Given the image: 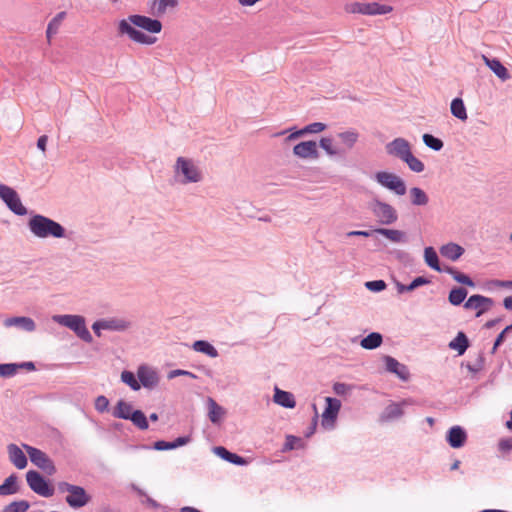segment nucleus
<instances>
[{
  "instance_id": "obj_1",
  "label": "nucleus",
  "mask_w": 512,
  "mask_h": 512,
  "mask_svg": "<svg viewBox=\"0 0 512 512\" xmlns=\"http://www.w3.org/2000/svg\"><path fill=\"white\" fill-rule=\"evenodd\" d=\"M136 27L151 34H158L162 31L163 25L156 18L132 14L118 22L117 35L119 37L127 36L130 40L142 45H152L157 41L156 37L147 35Z\"/></svg>"
},
{
  "instance_id": "obj_2",
  "label": "nucleus",
  "mask_w": 512,
  "mask_h": 512,
  "mask_svg": "<svg viewBox=\"0 0 512 512\" xmlns=\"http://www.w3.org/2000/svg\"><path fill=\"white\" fill-rule=\"evenodd\" d=\"M30 232L41 239L66 238V228L59 222L42 214L31 213L27 223Z\"/></svg>"
},
{
  "instance_id": "obj_3",
  "label": "nucleus",
  "mask_w": 512,
  "mask_h": 512,
  "mask_svg": "<svg viewBox=\"0 0 512 512\" xmlns=\"http://www.w3.org/2000/svg\"><path fill=\"white\" fill-rule=\"evenodd\" d=\"M52 320L72 330L82 341L92 343L93 337L86 326L84 316L75 314L54 315Z\"/></svg>"
},
{
  "instance_id": "obj_4",
  "label": "nucleus",
  "mask_w": 512,
  "mask_h": 512,
  "mask_svg": "<svg viewBox=\"0 0 512 512\" xmlns=\"http://www.w3.org/2000/svg\"><path fill=\"white\" fill-rule=\"evenodd\" d=\"M26 482L34 493L44 498L52 497L55 493L52 480L45 477L37 470H29L26 473Z\"/></svg>"
},
{
  "instance_id": "obj_5",
  "label": "nucleus",
  "mask_w": 512,
  "mask_h": 512,
  "mask_svg": "<svg viewBox=\"0 0 512 512\" xmlns=\"http://www.w3.org/2000/svg\"><path fill=\"white\" fill-rule=\"evenodd\" d=\"M369 208L381 225H391L398 220L396 209L389 203L378 198H374L370 202Z\"/></svg>"
},
{
  "instance_id": "obj_6",
  "label": "nucleus",
  "mask_w": 512,
  "mask_h": 512,
  "mask_svg": "<svg viewBox=\"0 0 512 512\" xmlns=\"http://www.w3.org/2000/svg\"><path fill=\"white\" fill-rule=\"evenodd\" d=\"M23 448L28 454L32 464L37 466L48 476H53L57 472L53 460L45 452L28 444H23Z\"/></svg>"
},
{
  "instance_id": "obj_7",
  "label": "nucleus",
  "mask_w": 512,
  "mask_h": 512,
  "mask_svg": "<svg viewBox=\"0 0 512 512\" xmlns=\"http://www.w3.org/2000/svg\"><path fill=\"white\" fill-rule=\"evenodd\" d=\"M176 174H182L183 179L180 181L182 184L197 183L202 180V174L197 166L191 159L185 157H178L174 166Z\"/></svg>"
},
{
  "instance_id": "obj_8",
  "label": "nucleus",
  "mask_w": 512,
  "mask_h": 512,
  "mask_svg": "<svg viewBox=\"0 0 512 512\" xmlns=\"http://www.w3.org/2000/svg\"><path fill=\"white\" fill-rule=\"evenodd\" d=\"M346 11L352 14L362 15H385L393 10V7L386 4H380L378 2L361 3L353 2L346 5Z\"/></svg>"
},
{
  "instance_id": "obj_9",
  "label": "nucleus",
  "mask_w": 512,
  "mask_h": 512,
  "mask_svg": "<svg viewBox=\"0 0 512 512\" xmlns=\"http://www.w3.org/2000/svg\"><path fill=\"white\" fill-rule=\"evenodd\" d=\"M374 179L384 188L394 192L398 196H403L407 192L404 180L391 172L379 171L374 175Z\"/></svg>"
},
{
  "instance_id": "obj_10",
  "label": "nucleus",
  "mask_w": 512,
  "mask_h": 512,
  "mask_svg": "<svg viewBox=\"0 0 512 512\" xmlns=\"http://www.w3.org/2000/svg\"><path fill=\"white\" fill-rule=\"evenodd\" d=\"M0 199L14 214L24 216L28 213L16 190L5 184H0Z\"/></svg>"
},
{
  "instance_id": "obj_11",
  "label": "nucleus",
  "mask_w": 512,
  "mask_h": 512,
  "mask_svg": "<svg viewBox=\"0 0 512 512\" xmlns=\"http://www.w3.org/2000/svg\"><path fill=\"white\" fill-rule=\"evenodd\" d=\"M325 409L322 413V426L326 429L333 428L341 409V401L334 397L325 398Z\"/></svg>"
},
{
  "instance_id": "obj_12",
  "label": "nucleus",
  "mask_w": 512,
  "mask_h": 512,
  "mask_svg": "<svg viewBox=\"0 0 512 512\" xmlns=\"http://www.w3.org/2000/svg\"><path fill=\"white\" fill-rule=\"evenodd\" d=\"M494 305L492 298L483 296L481 294L471 295L464 303L463 307L466 310H476V317H480L491 309Z\"/></svg>"
},
{
  "instance_id": "obj_13",
  "label": "nucleus",
  "mask_w": 512,
  "mask_h": 512,
  "mask_svg": "<svg viewBox=\"0 0 512 512\" xmlns=\"http://www.w3.org/2000/svg\"><path fill=\"white\" fill-rule=\"evenodd\" d=\"M92 500L91 495L84 487L75 485L69 494L65 497V502L72 509H80L86 506Z\"/></svg>"
},
{
  "instance_id": "obj_14",
  "label": "nucleus",
  "mask_w": 512,
  "mask_h": 512,
  "mask_svg": "<svg viewBox=\"0 0 512 512\" xmlns=\"http://www.w3.org/2000/svg\"><path fill=\"white\" fill-rule=\"evenodd\" d=\"M137 378L141 387H144L145 389H153L159 383V376L157 372L146 364L138 366Z\"/></svg>"
},
{
  "instance_id": "obj_15",
  "label": "nucleus",
  "mask_w": 512,
  "mask_h": 512,
  "mask_svg": "<svg viewBox=\"0 0 512 512\" xmlns=\"http://www.w3.org/2000/svg\"><path fill=\"white\" fill-rule=\"evenodd\" d=\"M389 155L398 157L402 161L411 153V145L408 140L402 137L395 138L385 146Z\"/></svg>"
},
{
  "instance_id": "obj_16",
  "label": "nucleus",
  "mask_w": 512,
  "mask_h": 512,
  "mask_svg": "<svg viewBox=\"0 0 512 512\" xmlns=\"http://www.w3.org/2000/svg\"><path fill=\"white\" fill-rule=\"evenodd\" d=\"M382 359L387 372L396 375L402 381H408L410 379V372L405 364L400 363L390 355H384Z\"/></svg>"
},
{
  "instance_id": "obj_17",
  "label": "nucleus",
  "mask_w": 512,
  "mask_h": 512,
  "mask_svg": "<svg viewBox=\"0 0 512 512\" xmlns=\"http://www.w3.org/2000/svg\"><path fill=\"white\" fill-rule=\"evenodd\" d=\"M467 432L459 425H454L446 432L445 439L449 446L453 449L462 448L467 442Z\"/></svg>"
},
{
  "instance_id": "obj_18",
  "label": "nucleus",
  "mask_w": 512,
  "mask_h": 512,
  "mask_svg": "<svg viewBox=\"0 0 512 512\" xmlns=\"http://www.w3.org/2000/svg\"><path fill=\"white\" fill-rule=\"evenodd\" d=\"M293 154L302 159H316L319 157L317 144L313 140L301 141L293 147Z\"/></svg>"
},
{
  "instance_id": "obj_19",
  "label": "nucleus",
  "mask_w": 512,
  "mask_h": 512,
  "mask_svg": "<svg viewBox=\"0 0 512 512\" xmlns=\"http://www.w3.org/2000/svg\"><path fill=\"white\" fill-rule=\"evenodd\" d=\"M213 452L222 460L236 466H245L249 463L248 459L234 452L229 451L224 446H215Z\"/></svg>"
},
{
  "instance_id": "obj_20",
  "label": "nucleus",
  "mask_w": 512,
  "mask_h": 512,
  "mask_svg": "<svg viewBox=\"0 0 512 512\" xmlns=\"http://www.w3.org/2000/svg\"><path fill=\"white\" fill-rule=\"evenodd\" d=\"M485 65L501 80L507 81L511 78L508 69L498 58H490L486 55H482Z\"/></svg>"
},
{
  "instance_id": "obj_21",
  "label": "nucleus",
  "mask_w": 512,
  "mask_h": 512,
  "mask_svg": "<svg viewBox=\"0 0 512 512\" xmlns=\"http://www.w3.org/2000/svg\"><path fill=\"white\" fill-rule=\"evenodd\" d=\"M7 452L9 455V460L17 469L22 470L27 467V456L18 445L14 443L9 444L7 446Z\"/></svg>"
},
{
  "instance_id": "obj_22",
  "label": "nucleus",
  "mask_w": 512,
  "mask_h": 512,
  "mask_svg": "<svg viewBox=\"0 0 512 512\" xmlns=\"http://www.w3.org/2000/svg\"><path fill=\"white\" fill-rule=\"evenodd\" d=\"M4 326L5 327H18L26 332H33L36 330V323L35 321L27 316H15L6 318L4 320Z\"/></svg>"
},
{
  "instance_id": "obj_23",
  "label": "nucleus",
  "mask_w": 512,
  "mask_h": 512,
  "mask_svg": "<svg viewBox=\"0 0 512 512\" xmlns=\"http://www.w3.org/2000/svg\"><path fill=\"white\" fill-rule=\"evenodd\" d=\"M373 232L384 236L388 240L393 243H406L408 242V237L406 232L397 229H389L384 227H377L373 229Z\"/></svg>"
},
{
  "instance_id": "obj_24",
  "label": "nucleus",
  "mask_w": 512,
  "mask_h": 512,
  "mask_svg": "<svg viewBox=\"0 0 512 512\" xmlns=\"http://www.w3.org/2000/svg\"><path fill=\"white\" fill-rule=\"evenodd\" d=\"M273 401L284 408L293 409L296 406V400L291 392L282 390L278 387L274 389Z\"/></svg>"
},
{
  "instance_id": "obj_25",
  "label": "nucleus",
  "mask_w": 512,
  "mask_h": 512,
  "mask_svg": "<svg viewBox=\"0 0 512 512\" xmlns=\"http://www.w3.org/2000/svg\"><path fill=\"white\" fill-rule=\"evenodd\" d=\"M431 283V279L425 276H417L415 277L409 284H403L399 281H395L396 289L399 294L412 292L415 289L429 285Z\"/></svg>"
},
{
  "instance_id": "obj_26",
  "label": "nucleus",
  "mask_w": 512,
  "mask_h": 512,
  "mask_svg": "<svg viewBox=\"0 0 512 512\" xmlns=\"http://www.w3.org/2000/svg\"><path fill=\"white\" fill-rule=\"evenodd\" d=\"M464 253L465 249L454 242L447 243L440 247V254L451 261H457Z\"/></svg>"
},
{
  "instance_id": "obj_27",
  "label": "nucleus",
  "mask_w": 512,
  "mask_h": 512,
  "mask_svg": "<svg viewBox=\"0 0 512 512\" xmlns=\"http://www.w3.org/2000/svg\"><path fill=\"white\" fill-rule=\"evenodd\" d=\"M448 347L454 350L458 355H463L470 347V341L465 332L459 331L457 335L449 342Z\"/></svg>"
},
{
  "instance_id": "obj_28",
  "label": "nucleus",
  "mask_w": 512,
  "mask_h": 512,
  "mask_svg": "<svg viewBox=\"0 0 512 512\" xmlns=\"http://www.w3.org/2000/svg\"><path fill=\"white\" fill-rule=\"evenodd\" d=\"M135 410L136 409L133 408L131 403L123 399H120L113 408L112 415L113 417L118 419L130 420L131 414Z\"/></svg>"
},
{
  "instance_id": "obj_29",
  "label": "nucleus",
  "mask_w": 512,
  "mask_h": 512,
  "mask_svg": "<svg viewBox=\"0 0 512 512\" xmlns=\"http://www.w3.org/2000/svg\"><path fill=\"white\" fill-rule=\"evenodd\" d=\"M445 273L452 276V278L459 284L472 287L474 288L476 286L475 281L467 274L460 272L455 267L452 266H445L444 271Z\"/></svg>"
},
{
  "instance_id": "obj_30",
  "label": "nucleus",
  "mask_w": 512,
  "mask_h": 512,
  "mask_svg": "<svg viewBox=\"0 0 512 512\" xmlns=\"http://www.w3.org/2000/svg\"><path fill=\"white\" fill-rule=\"evenodd\" d=\"M178 3V0H152L150 4V12L154 16H161L168 8L177 7Z\"/></svg>"
},
{
  "instance_id": "obj_31",
  "label": "nucleus",
  "mask_w": 512,
  "mask_h": 512,
  "mask_svg": "<svg viewBox=\"0 0 512 512\" xmlns=\"http://www.w3.org/2000/svg\"><path fill=\"white\" fill-rule=\"evenodd\" d=\"M18 476L16 473L9 475L0 485V495L7 496L19 492Z\"/></svg>"
},
{
  "instance_id": "obj_32",
  "label": "nucleus",
  "mask_w": 512,
  "mask_h": 512,
  "mask_svg": "<svg viewBox=\"0 0 512 512\" xmlns=\"http://www.w3.org/2000/svg\"><path fill=\"white\" fill-rule=\"evenodd\" d=\"M424 261L428 267L431 269L442 273L444 271V267L440 265V260L436 250L432 246L425 247L424 249Z\"/></svg>"
},
{
  "instance_id": "obj_33",
  "label": "nucleus",
  "mask_w": 512,
  "mask_h": 512,
  "mask_svg": "<svg viewBox=\"0 0 512 512\" xmlns=\"http://www.w3.org/2000/svg\"><path fill=\"white\" fill-rule=\"evenodd\" d=\"M382 343L383 335L379 332H371L361 339L360 346L366 350H374L380 347Z\"/></svg>"
},
{
  "instance_id": "obj_34",
  "label": "nucleus",
  "mask_w": 512,
  "mask_h": 512,
  "mask_svg": "<svg viewBox=\"0 0 512 512\" xmlns=\"http://www.w3.org/2000/svg\"><path fill=\"white\" fill-rule=\"evenodd\" d=\"M468 295V291L463 286H454L451 288L448 294V301L453 306L464 305L465 299Z\"/></svg>"
},
{
  "instance_id": "obj_35",
  "label": "nucleus",
  "mask_w": 512,
  "mask_h": 512,
  "mask_svg": "<svg viewBox=\"0 0 512 512\" xmlns=\"http://www.w3.org/2000/svg\"><path fill=\"white\" fill-rule=\"evenodd\" d=\"M105 330L123 332L131 327V322L123 318L104 319Z\"/></svg>"
},
{
  "instance_id": "obj_36",
  "label": "nucleus",
  "mask_w": 512,
  "mask_h": 512,
  "mask_svg": "<svg viewBox=\"0 0 512 512\" xmlns=\"http://www.w3.org/2000/svg\"><path fill=\"white\" fill-rule=\"evenodd\" d=\"M193 350L199 353H203L211 358L218 357L219 353L217 349L206 340H196L192 344Z\"/></svg>"
},
{
  "instance_id": "obj_37",
  "label": "nucleus",
  "mask_w": 512,
  "mask_h": 512,
  "mask_svg": "<svg viewBox=\"0 0 512 512\" xmlns=\"http://www.w3.org/2000/svg\"><path fill=\"white\" fill-rule=\"evenodd\" d=\"M209 411L208 417L213 424L220 423L222 417L225 414V409L220 406L214 399L208 398Z\"/></svg>"
},
{
  "instance_id": "obj_38",
  "label": "nucleus",
  "mask_w": 512,
  "mask_h": 512,
  "mask_svg": "<svg viewBox=\"0 0 512 512\" xmlns=\"http://www.w3.org/2000/svg\"><path fill=\"white\" fill-rule=\"evenodd\" d=\"M451 114L461 121H466L468 118L466 106L464 101L460 97H456L452 100L450 105Z\"/></svg>"
},
{
  "instance_id": "obj_39",
  "label": "nucleus",
  "mask_w": 512,
  "mask_h": 512,
  "mask_svg": "<svg viewBox=\"0 0 512 512\" xmlns=\"http://www.w3.org/2000/svg\"><path fill=\"white\" fill-rule=\"evenodd\" d=\"M409 194L411 204L414 206H425L429 202L427 193L419 187L410 188Z\"/></svg>"
},
{
  "instance_id": "obj_40",
  "label": "nucleus",
  "mask_w": 512,
  "mask_h": 512,
  "mask_svg": "<svg viewBox=\"0 0 512 512\" xmlns=\"http://www.w3.org/2000/svg\"><path fill=\"white\" fill-rule=\"evenodd\" d=\"M66 17V12L61 11L55 15V17L52 18V20L48 23L47 29H46V36L48 40H50L54 35L57 34L58 29L61 25V22Z\"/></svg>"
},
{
  "instance_id": "obj_41",
  "label": "nucleus",
  "mask_w": 512,
  "mask_h": 512,
  "mask_svg": "<svg viewBox=\"0 0 512 512\" xmlns=\"http://www.w3.org/2000/svg\"><path fill=\"white\" fill-rule=\"evenodd\" d=\"M134 426H136L139 430L145 431L149 428V421L145 413L140 410L136 409L130 417V420Z\"/></svg>"
},
{
  "instance_id": "obj_42",
  "label": "nucleus",
  "mask_w": 512,
  "mask_h": 512,
  "mask_svg": "<svg viewBox=\"0 0 512 512\" xmlns=\"http://www.w3.org/2000/svg\"><path fill=\"white\" fill-rule=\"evenodd\" d=\"M422 140H423V143L430 149H432L433 151H440L443 149L444 147V142L442 141V139L434 136L433 134H430V133H424L422 135Z\"/></svg>"
},
{
  "instance_id": "obj_43",
  "label": "nucleus",
  "mask_w": 512,
  "mask_h": 512,
  "mask_svg": "<svg viewBox=\"0 0 512 512\" xmlns=\"http://www.w3.org/2000/svg\"><path fill=\"white\" fill-rule=\"evenodd\" d=\"M121 381L129 386L133 391H138L141 384L138 382L137 374L129 370H123L121 373Z\"/></svg>"
},
{
  "instance_id": "obj_44",
  "label": "nucleus",
  "mask_w": 512,
  "mask_h": 512,
  "mask_svg": "<svg viewBox=\"0 0 512 512\" xmlns=\"http://www.w3.org/2000/svg\"><path fill=\"white\" fill-rule=\"evenodd\" d=\"M305 444L302 438L294 435H287L285 443L281 449L282 452H288L295 449L304 448Z\"/></svg>"
},
{
  "instance_id": "obj_45",
  "label": "nucleus",
  "mask_w": 512,
  "mask_h": 512,
  "mask_svg": "<svg viewBox=\"0 0 512 512\" xmlns=\"http://www.w3.org/2000/svg\"><path fill=\"white\" fill-rule=\"evenodd\" d=\"M404 163H406L409 167V169L416 173H421L425 169L424 163L415 157L413 153H409V155L403 160Z\"/></svg>"
},
{
  "instance_id": "obj_46",
  "label": "nucleus",
  "mask_w": 512,
  "mask_h": 512,
  "mask_svg": "<svg viewBox=\"0 0 512 512\" xmlns=\"http://www.w3.org/2000/svg\"><path fill=\"white\" fill-rule=\"evenodd\" d=\"M403 414H404V410L400 404L391 403L385 408L383 417L390 420V419L399 418Z\"/></svg>"
},
{
  "instance_id": "obj_47",
  "label": "nucleus",
  "mask_w": 512,
  "mask_h": 512,
  "mask_svg": "<svg viewBox=\"0 0 512 512\" xmlns=\"http://www.w3.org/2000/svg\"><path fill=\"white\" fill-rule=\"evenodd\" d=\"M341 141L351 149L359 138V134L354 130L344 131L338 134Z\"/></svg>"
},
{
  "instance_id": "obj_48",
  "label": "nucleus",
  "mask_w": 512,
  "mask_h": 512,
  "mask_svg": "<svg viewBox=\"0 0 512 512\" xmlns=\"http://www.w3.org/2000/svg\"><path fill=\"white\" fill-rule=\"evenodd\" d=\"M29 508L30 503L27 500H18L5 506L3 512H27Z\"/></svg>"
},
{
  "instance_id": "obj_49",
  "label": "nucleus",
  "mask_w": 512,
  "mask_h": 512,
  "mask_svg": "<svg viewBox=\"0 0 512 512\" xmlns=\"http://www.w3.org/2000/svg\"><path fill=\"white\" fill-rule=\"evenodd\" d=\"M319 146L322 148L329 156H335L339 154V150L333 146V140L330 137H322L319 141Z\"/></svg>"
},
{
  "instance_id": "obj_50",
  "label": "nucleus",
  "mask_w": 512,
  "mask_h": 512,
  "mask_svg": "<svg viewBox=\"0 0 512 512\" xmlns=\"http://www.w3.org/2000/svg\"><path fill=\"white\" fill-rule=\"evenodd\" d=\"M18 372L17 363H2L0 364V377L10 378Z\"/></svg>"
},
{
  "instance_id": "obj_51",
  "label": "nucleus",
  "mask_w": 512,
  "mask_h": 512,
  "mask_svg": "<svg viewBox=\"0 0 512 512\" xmlns=\"http://www.w3.org/2000/svg\"><path fill=\"white\" fill-rule=\"evenodd\" d=\"M327 128V125L322 122H313L302 128L304 135L307 134H316L324 131Z\"/></svg>"
},
{
  "instance_id": "obj_52",
  "label": "nucleus",
  "mask_w": 512,
  "mask_h": 512,
  "mask_svg": "<svg viewBox=\"0 0 512 512\" xmlns=\"http://www.w3.org/2000/svg\"><path fill=\"white\" fill-rule=\"evenodd\" d=\"M390 254L393 255L400 263H402L404 265L411 264V262L413 260L411 255L408 252L401 250V249H394V250L390 251Z\"/></svg>"
},
{
  "instance_id": "obj_53",
  "label": "nucleus",
  "mask_w": 512,
  "mask_h": 512,
  "mask_svg": "<svg viewBox=\"0 0 512 512\" xmlns=\"http://www.w3.org/2000/svg\"><path fill=\"white\" fill-rule=\"evenodd\" d=\"M365 287L371 292L378 293V292H382L383 290H385L387 287V284L384 280L379 279V280L367 281L365 283Z\"/></svg>"
},
{
  "instance_id": "obj_54",
  "label": "nucleus",
  "mask_w": 512,
  "mask_h": 512,
  "mask_svg": "<svg viewBox=\"0 0 512 512\" xmlns=\"http://www.w3.org/2000/svg\"><path fill=\"white\" fill-rule=\"evenodd\" d=\"M287 132H290V134L285 138V142H289V141L295 140L297 138H300L302 136H305L304 133H303L302 128L301 129H297L296 127L289 128L287 130H284V131H281L279 133H276L275 136L284 135Z\"/></svg>"
},
{
  "instance_id": "obj_55",
  "label": "nucleus",
  "mask_w": 512,
  "mask_h": 512,
  "mask_svg": "<svg viewBox=\"0 0 512 512\" xmlns=\"http://www.w3.org/2000/svg\"><path fill=\"white\" fill-rule=\"evenodd\" d=\"M95 409L99 412V413H104L106 411H108V408H109V400L106 396L104 395H99L96 399H95Z\"/></svg>"
},
{
  "instance_id": "obj_56",
  "label": "nucleus",
  "mask_w": 512,
  "mask_h": 512,
  "mask_svg": "<svg viewBox=\"0 0 512 512\" xmlns=\"http://www.w3.org/2000/svg\"><path fill=\"white\" fill-rule=\"evenodd\" d=\"M484 364H485V357H484L483 353H480L478 358L476 359L475 363L468 364L467 368L470 372L477 373L484 368Z\"/></svg>"
},
{
  "instance_id": "obj_57",
  "label": "nucleus",
  "mask_w": 512,
  "mask_h": 512,
  "mask_svg": "<svg viewBox=\"0 0 512 512\" xmlns=\"http://www.w3.org/2000/svg\"><path fill=\"white\" fill-rule=\"evenodd\" d=\"M312 408H313L315 414L312 418V422H311L310 426L308 427L307 431L305 432L306 438L311 437L315 433L316 427L318 424V412H317L316 404H312Z\"/></svg>"
},
{
  "instance_id": "obj_58",
  "label": "nucleus",
  "mask_w": 512,
  "mask_h": 512,
  "mask_svg": "<svg viewBox=\"0 0 512 512\" xmlns=\"http://www.w3.org/2000/svg\"><path fill=\"white\" fill-rule=\"evenodd\" d=\"M352 389L351 385H348L343 382H335L333 384V391L338 396H344L348 391Z\"/></svg>"
},
{
  "instance_id": "obj_59",
  "label": "nucleus",
  "mask_w": 512,
  "mask_h": 512,
  "mask_svg": "<svg viewBox=\"0 0 512 512\" xmlns=\"http://www.w3.org/2000/svg\"><path fill=\"white\" fill-rule=\"evenodd\" d=\"M178 376H187V377H190L192 379H197V375L190 372V371H187V370H183V369H175V370H171L169 373H168V379H173V378H176Z\"/></svg>"
},
{
  "instance_id": "obj_60",
  "label": "nucleus",
  "mask_w": 512,
  "mask_h": 512,
  "mask_svg": "<svg viewBox=\"0 0 512 512\" xmlns=\"http://www.w3.org/2000/svg\"><path fill=\"white\" fill-rule=\"evenodd\" d=\"M498 449L503 453L510 452L512 450V437L500 439L498 442Z\"/></svg>"
},
{
  "instance_id": "obj_61",
  "label": "nucleus",
  "mask_w": 512,
  "mask_h": 512,
  "mask_svg": "<svg viewBox=\"0 0 512 512\" xmlns=\"http://www.w3.org/2000/svg\"><path fill=\"white\" fill-rule=\"evenodd\" d=\"M171 442H172L173 449H176V448L182 447V446L190 443L191 436L190 435L179 436V437L175 438L174 440H172Z\"/></svg>"
},
{
  "instance_id": "obj_62",
  "label": "nucleus",
  "mask_w": 512,
  "mask_h": 512,
  "mask_svg": "<svg viewBox=\"0 0 512 512\" xmlns=\"http://www.w3.org/2000/svg\"><path fill=\"white\" fill-rule=\"evenodd\" d=\"M153 449L157 451L172 450V442L165 440H157L153 443Z\"/></svg>"
},
{
  "instance_id": "obj_63",
  "label": "nucleus",
  "mask_w": 512,
  "mask_h": 512,
  "mask_svg": "<svg viewBox=\"0 0 512 512\" xmlns=\"http://www.w3.org/2000/svg\"><path fill=\"white\" fill-rule=\"evenodd\" d=\"M490 286L497 288H512V280L493 279L488 282Z\"/></svg>"
},
{
  "instance_id": "obj_64",
  "label": "nucleus",
  "mask_w": 512,
  "mask_h": 512,
  "mask_svg": "<svg viewBox=\"0 0 512 512\" xmlns=\"http://www.w3.org/2000/svg\"><path fill=\"white\" fill-rule=\"evenodd\" d=\"M92 330L96 336L100 337L102 335L101 330H105L104 319L96 320L92 324Z\"/></svg>"
}]
</instances>
